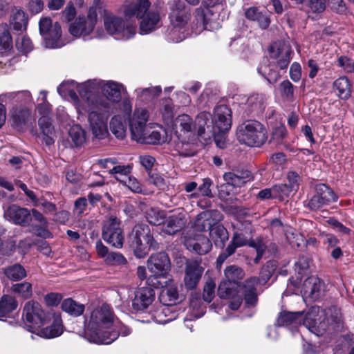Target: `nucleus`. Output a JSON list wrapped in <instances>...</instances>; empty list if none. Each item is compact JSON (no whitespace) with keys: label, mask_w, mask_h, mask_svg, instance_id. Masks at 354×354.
Masks as SVG:
<instances>
[{"label":"nucleus","mask_w":354,"mask_h":354,"mask_svg":"<svg viewBox=\"0 0 354 354\" xmlns=\"http://www.w3.org/2000/svg\"><path fill=\"white\" fill-rule=\"evenodd\" d=\"M119 84L109 81L88 80L78 87L80 96L85 99L88 104L94 105L97 109L110 110L113 103L121 99Z\"/></svg>","instance_id":"1"},{"label":"nucleus","mask_w":354,"mask_h":354,"mask_svg":"<svg viewBox=\"0 0 354 354\" xmlns=\"http://www.w3.org/2000/svg\"><path fill=\"white\" fill-rule=\"evenodd\" d=\"M115 317L111 306L103 304L91 312L85 329L87 339L98 344H109L118 337V333L109 329L114 323Z\"/></svg>","instance_id":"2"},{"label":"nucleus","mask_w":354,"mask_h":354,"mask_svg":"<svg viewBox=\"0 0 354 354\" xmlns=\"http://www.w3.org/2000/svg\"><path fill=\"white\" fill-rule=\"evenodd\" d=\"M270 56L276 59V63L269 62L266 59L259 68L258 72L270 84L276 83L281 75L277 68L281 70L286 69L290 64L292 53L290 46L281 41L272 44L269 49Z\"/></svg>","instance_id":"3"},{"label":"nucleus","mask_w":354,"mask_h":354,"mask_svg":"<svg viewBox=\"0 0 354 354\" xmlns=\"http://www.w3.org/2000/svg\"><path fill=\"white\" fill-rule=\"evenodd\" d=\"M126 17L136 16L140 20V31L148 34L160 26V16L158 9L151 6L149 0H136L124 6Z\"/></svg>","instance_id":"4"},{"label":"nucleus","mask_w":354,"mask_h":354,"mask_svg":"<svg viewBox=\"0 0 354 354\" xmlns=\"http://www.w3.org/2000/svg\"><path fill=\"white\" fill-rule=\"evenodd\" d=\"M102 19L106 32L118 39H129L136 32L134 23L109 10H104Z\"/></svg>","instance_id":"5"},{"label":"nucleus","mask_w":354,"mask_h":354,"mask_svg":"<svg viewBox=\"0 0 354 354\" xmlns=\"http://www.w3.org/2000/svg\"><path fill=\"white\" fill-rule=\"evenodd\" d=\"M236 135L241 144L251 147H260L268 139L266 127L257 120H247L240 124Z\"/></svg>","instance_id":"6"},{"label":"nucleus","mask_w":354,"mask_h":354,"mask_svg":"<svg viewBox=\"0 0 354 354\" xmlns=\"http://www.w3.org/2000/svg\"><path fill=\"white\" fill-rule=\"evenodd\" d=\"M147 268L153 274L147 281L149 286L160 288L167 283V275L170 270V261L165 252L151 255L147 261Z\"/></svg>","instance_id":"7"},{"label":"nucleus","mask_w":354,"mask_h":354,"mask_svg":"<svg viewBox=\"0 0 354 354\" xmlns=\"http://www.w3.org/2000/svg\"><path fill=\"white\" fill-rule=\"evenodd\" d=\"M88 106V120L92 134L99 140L105 138L109 134L107 120L109 110L97 109L92 104Z\"/></svg>","instance_id":"8"},{"label":"nucleus","mask_w":354,"mask_h":354,"mask_svg":"<svg viewBox=\"0 0 354 354\" xmlns=\"http://www.w3.org/2000/svg\"><path fill=\"white\" fill-rule=\"evenodd\" d=\"M102 237L103 240L111 246L120 249L123 247L124 235L120 227V221L114 216H111L104 221Z\"/></svg>","instance_id":"9"},{"label":"nucleus","mask_w":354,"mask_h":354,"mask_svg":"<svg viewBox=\"0 0 354 354\" xmlns=\"http://www.w3.org/2000/svg\"><path fill=\"white\" fill-rule=\"evenodd\" d=\"M337 200V196L333 190L325 184L319 183L315 187V193L305 201L304 206L311 211H317Z\"/></svg>","instance_id":"10"},{"label":"nucleus","mask_w":354,"mask_h":354,"mask_svg":"<svg viewBox=\"0 0 354 354\" xmlns=\"http://www.w3.org/2000/svg\"><path fill=\"white\" fill-rule=\"evenodd\" d=\"M39 32L44 37V45L46 48H55L62 46L60 41L62 30L58 22L53 24L50 17H42L39 20Z\"/></svg>","instance_id":"11"},{"label":"nucleus","mask_w":354,"mask_h":354,"mask_svg":"<svg viewBox=\"0 0 354 354\" xmlns=\"http://www.w3.org/2000/svg\"><path fill=\"white\" fill-rule=\"evenodd\" d=\"M97 6L89 8L87 16L79 17L72 23L68 28L69 32L74 37L86 36L91 34L97 23Z\"/></svg>","instance_id":"12"},{"label":"nucleus","mask_w":354,"mask_h":354,"mask_svg":"<svg viewBox=\"0 0 354 354\" xmlns=\"http://www.w3.org/2000/svg\"><path fill=\"white\" fill-rule=\"evenodd\" d=\"M23 319L29 330L33 331L44 324L46 314L38 302L29 301L24 307Z\"/></svg>","instance_id":"13"},{"label":"nucleus","mask_w":354,"mask_h":354,"mask_svg":"<svg viewBox=\"0 0 354 354\" xmlns=\"http://www.w3.org/2000/svg\"><path fill=\"white\" fill-rule=\"evenodd\" d=\"M150 232L148 225L137 224L133 228L129 234V244L134 252V254L138 258H143L147 254L146 243H144Z\"/></svg>","instance_id":"14"},{"label":"nucleus","mask_w":354,"mask_h":354,"mask_svg":"<svg viewBox=\"0 0 354 354\" xmlns=\"http://www.w3.org/2000/svg\"><path fill=\"white\" fill-rule=\"evenodd\" d=\"M184 245L186 248L203 255L209 252L212 248V243L209 238L200 233H187L184 236Z\"/></svg>","instance_id":"15"},{"label":"nucleus","mask_w":354,"mask_h":354,"mask_svg":"<svg viewBox=\"0 0 354 354\" xmlns=\"http://www.w3.org/2000/svg\"><path fill=\"white\" fill-rule=\"evenodd\" d=\"M194 130L200 139L205 141L209 140L212 136H216V131L213 125L212 115L207 112H201L196 118Z\"/></svg>","instance_id":"16"},{"label":"nucleus","mask_w":354,"mask_h":354,"mask_svg":"<svg viewBox=\"0 0 354 354\" xmlns=\"http://www.w3.org/2000/svg\"><path fill=\"white\" fill-rule=\"evenodd\" d=\"M212 118L216 134L225 133L230 129L231 110L226 105L216 106Z\"/></svg>","instance_id":"17"},{"label":"nucleus","mask_w":354,"mask_h":354,"mask_svg":"<svg viewBox=\"0 0 354 354\" xmlns=\"http://www.w3.org/2000/svg\"><path fill=\"white\" fill-rule=\"evenodd\" d=\"M149 113L145 109H137L129 120V128L133 140L141 139L142 133L147 129Z\"/></svg>","instance_id":"18"},{"label":"nucleus","mask_w":354,"mask_h":354,"mask_svg":"<svg viewBox=\"0 0 354 354\" xmlns=\"http://www.w3.org/2000/svg\"><path fill=\"white\" fill-rule=\"evenodd\" d=\"M251 238L246 236L242 232H235L227 246V248L218 255L216 260V268H220L225 261L231 255H232L238 248L245 245L249 246Z\"/></svg>","instance_id":"19"},{"label":"nucleus","mask_w":354,"mask_h":354,"mask_svg":"<svg viewBox=\"0 0 354 354\" xmlns=\"http://www.w3.org/2000/svg\"><path fill=\"white\" fill-rule=\"evenodd\" d=\"M155 299V292L151 286L139 288L135 292L132 300V308L134 311L147 309Z\"/></svg>","instance_id":"20"},{"label":"nucleus","mask_w":354,"mask_h":354,"mask_svg":"<svg viewBox=\"0 0 354 354\" xmlns=\"http://www.w3.org/2000/svg\"><path fill=\"white\" fill-rule=\"evenodd\" d=\"M203 268L196 260H190L186 262L184 283L189 290L196 288L203 272Z\"/></svg>","instance_id":"21"},{"label":"nucleus","mask_w":354,"mask_h":354,"mask_svg":"<svg viewBox=\"0 0 354 354\" xmlns=\"http://www.w3.org/2000/svg\"><path fill=\"white\" fill-rule=\"evenodd\" d=\"M223 218V214L217 209H212L199 214L195 222V227L198 231L209 230Z\"/></svg>","instance_id":"22"},{"label":"nucleus","mask_w":354,"mask_h":354,"mask_svg":"<svg viewBox=\"0 0 354 354\" xmlns=\"http://www.w3.org/2000/svg\"><path fill=\"white\" fill-rule=\"evenodd\" d=\"M4 216L6 219L22 226L28 225L32 220L31 214L28 209L16 205H9L4 210Z\"/></svg>","instance_id":"23"},{"label":"nucleus","mask_w":354,"mask_h":354,"mask_svg":"<svg viewBox=\"0 0 354 354\" xmlns=\"http://www.w3.org/2000/svg\"><path fill=\"white\" fill-rule=\"evenodd\" d=\"M190 18L189 9L181 1L176 2L171 8L169 14L171 24L174 28H182Z\"/></svg>","instance_id":"24"},{"label":"nucleus","mask_w":354,"mask_h":354,"mask_svg":"<svg viewBox=\"0 0 354 354\" xmlns=\"http://www.w3.org/2000/svg\"><path fill=\"white\" fill-rule=\"evenodd\" d=\"M141 139L136 141L147 145H162L167 141L168 136L165 129L159 127L158 129L150 130L147 129L142 133Z\"/></svg>","instance_id":"25"},{"label":"nucleus","mask_w":354,"mask_h":354,"mask_svg":"<svg viewBox=\"0 0 354 354\" xmlns=\"http://www.w3.org/2000/svg\"><path fill=\"white\" fill-rule=\"evenodd\" d=\"M260 284L257 277H252L246 279L243 283V293L244 301L248 306H254L258 301L257 286Z\"/></svg>","instance_id":"26"},{"label":"nucleus","mask_w":354,"mask_h":354,"mask_svg":"<svg viewBox=\"0 0 354 354\" xmlns=\"http://www.w3.org/2000/svg\"><path fill=\"white\" fill-rule=\"evenodd\" d=\"M317 313H319V308L313 307L310 311L307 313L304 317L302 316L301 322L303 326L310 332L317 335H322L323 333L327 330V324L325 320H324L319 322V326L317 325V321L313 318Z\"/></svg>","instance_id":"27"},{"label":"nucleus","mask_w":354,"mask_h":354,"mask_svg":"<svg viewBox=\"0 0 354 354\" xmlns=\"http://www.w3.org/2000/svg\"><path fill=\"white\" fill-rule=\"evenodd\" d=\"M186 225L185 219L180 215H172L161 224V231L166 234L174 235L180 231Z\"/></svg>","instance_id":"28"},{"label":"nucleus","mask_w":354,"mask_h":354,"mask_svg":"<svg viewBox=\"0 0 354 354\" xmlns=\"http://www.w3.org/2000/svg\"><path fill=\"white\" fill-rule=\"evenodd\" d=\"M245 16L248 20L257 22L263 30L267 29L271 23L270 15L261 11L257 7L247 8L245 11Z\"/></svg>","instance_id":"29"},{"label":"nucleus","mask_w":354,"mask_h":354,"mask_svg":"<svg viewBox=\"0 0 354 354\" xmlns=\"http://www.w3.org/2000/svg\"><path fill=\"white\" fill-rule=\"evenodd\" d=\"M38 125L40 129V135L43 141L48 146L55 142V133L50 120L46 116L41 117L38 120Z\"/></svg>","instance_id":"30"},{"label":"nucleus","mask_w":354,"mask_h":354,"mask_svg":"<svg viewBox=\"0 0 354 354\" xmlns=\"http://www.w3.org/2000/svg\"><path fill=\"white\" fill-rule=\"evenodd\" d=\"M302 319V313H291V312H282L281 313L276 321V326H290L292 328H297L298 326H301Z\"/></svg>","instance_id":"31"},{"label":"nucleus","mask_w":354,"mask_h":354,"mask_svg":"<svg viewBox=\"0 0 354 354\" xmlns=\"http://www.w3.org/2000/svg\"><path fill=\"white\" fill-rule=\"evenodd\" d=\"M209 239L213 241L216 248H223L229 239L227 229L221 224L216 223L209 233Z\"/></svg>","instance_id":"32"},{"label":"nucleus","mask_w":354,"mask_h":354,"mask_svg":"<svg viewBox=\"0 0 354 354\" xmlns=\"http://www.w3.org/2000/svg\"><path fill=\"white\" fill-rule=\"evenodd\" d=\"M162 289L159 295V300L165 306H173L178 301V292L177 287L174 284L167 285V283L162 287Z\"/></svg>","instance_id":"33"},{"label":"nucleus","mask_w":354,"mask_h":354,"mask_svg":"<svg viewBox=\"0 0 354 354\" xmlns=\"http://www.w3.org/2000/svg\"><path fill=\"white\" fill-rule=\"evenodd\" d=\"M28 19L26 14L21 9L12 11L10 16V25L13 30L23 32L26 30Z\"/></svg>","instance_id":"34"},{"label":"nucleus","mask_w":354,"mask_h":354,"mask_svg":"<svg viewBox=\"0 0 354 354\" xmlns=\"http://www.w3.org/2000/svg\"><path fill=\"white\" fill-rule=\"evenodd\" d=\"M63 325L61 317L54 315L53 323L46 328L40 330L39 335L44 338L50 339L57 337L62 334Z\"/></svg>","instance_id":"35"},{"label":"nucleus","mask_w":354,"mask_h":354,"mask_svg":"<svg viewBox=\"0 0 354 354\" xmlns=\"http://www.w3.org/2000/svg\"><path fill=\"white\" fill-rule=\"evenodd\" d=\"M239 288L238 283L225 280L218 286V295L221 299H235L238 296Z\"/></svg>","instance_id":"36"},{"label":"nucleus","mask_w":354,"mask_h":354,"mask_svg":"<svg viewBox=\"0 0 354 354\" xmlns=\"http://www.w3.org/2000/svg\"><path fill=\"white\" fill-rule=\"evenodd\" d=\"M304 287L305 291L308 292L309 296L316 299L321 297L324 284L319 278L310 277L305 280Z\"/></svg>","instance_id":"37"},{"label":"nucleus","mask_w":354,"mask_h":354,"mask_svg":"<svg viewBox=\"0 0 354 354\" xmlns=\"http://www.w3.org/2000/svg\"><path fill=\"white\" fill-rule=\"evenodd\" d=\"M175 126L176 137L182 136V133L183 134L189 133L194 130L192 118L187 114L179 115L176 120Z\"/></svg>","instance_id":"38"},{"label":"nucleus","mask_w":354,"mask_h":354,"mask_svg":"<svg viewBox=\"0 0 354 354\" xmlns=\"http://www.w3.org/2000/svg\"><path fill=\"white\" fill-rule=\"evenodd\" d=\"M31 112L28 109H22L12 114V126L18 131H24L28 127Z\"/></svg>","instance_id":"39"},{"label":"nucleus","mask_w":354,"mask_h":354,"mask_svg":"<svg viewBox=\"0 0 354 354\" xmlns=\"http://www.w3.org/2000/svg\"><path fill=\"white\" fill-rule=\"evenodd\" d=\"M333 88L337 91L339 97L342 100H347L351 95V84L346 77L337 79L333 83Z\"/></svg>","instance_id":"40"},{"label":"nucleus","mask_w":354,"mask_h":354,"mask_svg":"<svg viewBox=\"0 0 354 354\" xmlns=\"http://www.w3.org/2000/svg\"><path fill=\"white\" fill-rule=\"evenodd\" d=\"M266 104V97L263 94H255L248 97L247 105L249 111L254 114L262 113Z\"/></svg>","instance_id":"41"},{"label":"nucleus","mask_w":354,"mask_h":354,"mask_svg":"<svg viewBox=\"0 0 354 354\" xmlns=\"http://www.w3.org/2000/svg\"><path fill=\"white\" fill-rule=\"evenodd\" d=\"M63 311L73 317H79L82 315L84 311V306L75 300L68 298L64 299L61 304Z\"/></svg>","instance_id":"42"},{"label":"nucleus","mask_w":354,"mask_h":354,"mask_svg":"<svg viewBox=\"0 0 354 354\" xmlns=\"http://www.w3.org/2000/svg\"><path fill=\"white\" fill-rule=\"evenodd\" d=\"M18 306L16 299L10 295H3L0 300V315L1 319L9 316Z\"/></svg>","instance_id":"43"},{"label":"nucleus","mask_w":354,"mask_h":354,"mask_svg":"<svg viewBox=\"0 0 354 354\" xmlns=\"http://www.w3.org/2000/svg\"><path fill=\"white\" fill-rule=\"evenodd\" d=\"M3 273L8 279L15 281H20L27 276L25 268L19 263L3 268Z\"/></svg>","instance_id":"44"},{"label":"nucleus","mask_w":354,"mask_h":354,"mask_svg":"<svg viewBox=\"0 0 354 354\" xmlns=\"http://www.w3.org/2000/svg\"><path fill=\"white\" fill-rule=\"evenodd\" d=\"M223 179L226 183L221 186V189L219 190V195L221 198H225L226 196L228 195L227 192L228 187L241 186L240 181H239L237 178V175L236 174L235 171L225 173L223 175Z\"/></svg>","instance_id":"45"},{"label":"nucleus","mask_w":354,"mask_h":354,"mask_svg":"<svg viewBox=\"0 0 354 354\" xmlns=\"http://www.w3.org/2000/svg\"><path fill=\"white\" fill-rule=\"evenodd\" d=\"M277 267V263L274 260L267 261L261 268L260 276L257 277L258 282L261 285L266 284L271 278Z\"/></svg>","instance_id":"46"},{"label":"nucleus","mask_w":354,"mask_h":354,"mask_svg":"<svg viewBox=\"0 0 354 354\" xmlns=\"http://www.w3.org/2000/svg\"><path fill=\"white\" fill-rule=\"evenodd\" d=\"M11 290L17 297L28 299L32 295V284L27 281L17 283L11 286Z\"/></svg>","instance_id":"47"},{"label":"nucleus","mask_w":354,"mask_h":354,"mask_svg":"<svg viewBox=\"0 0 354 354\" xmlns=\"http://www.w3.org/2000/svg\"><path fill=\"white\" fill-rule=\"evenodd\" d=\"M68 133L75 147H81L86 143V132L81 126L73 125Z\"/></svg>","instance_id":"48"},{"label":"nucleus","mask_w":354,"mask_h":354,"mask_svg":"<svg viewBox=\"0 0 354 354\" xmlns=\"http://www.w3.org/2000/svg\"><path fill=\"white\" fill-rule=\"evenodd\" d=\"M178 140L175 141V149L180 156H193L195 151L193 149V144L186 140V138H180L177 137Z\"/></svg>","instance_id":"49"},{"label":"nucleus","mask_w":354,"mask_h":354,"mask_svg":"<svg viewBox=\"0 0 354 354\" xmlns=\"http://www.w3.org/2000/svg\"><path fill=\"white\" fill-rule=\"evenodd\" d=\"M249 247L255 249L257 255L254 259V263L257 264L266 252V241L261 236L250 241Z\"/></svg>","instance_id":"50"},{"label":"nucleus","mask_w":354,"mask_h":354,"mask_svg":"<svg viewBox=\"0 0 354 354\" xmlns=\"http://www.w3.org/2000/svg\"><path fill=\"white\" fill-rule=\"evenodd\" d=\"M327 325L328 324H339L342 321V315L340 309L336 306H331L323 310Z\"/></svg>","instance_id":"51"},{"label":"nucleus","mask_w":354,"mask_h":354,"mask_svg":"<svg viewBox=\"0 0 354 354\" xmlns=\"http://www.w3.org/2000/svg\"><path fill=\"white\" fill-rule=\"evenodd\" d=\"M110 130L116 138L122 139L125 136V127L119 115L113 116L110 122Z\"/></svg>","instance_id":"52"},{"label":"nucleus","mask_w":354,"mask_h":354,"mask_svg":"<svg viewBox=\"0 0 354 354\" xmlns=\"http://www.w3.org/2000/svg\"><path fill=\"white\" fill-rule=\"evenodd\" d=\"M225 281H234L239 283V281L244 277L243 270L239 266L232 265L227 266L224 270Z\"/></svg>","instance_id":"53"},{"label":"nucleus","mask_w":354,"mask_h":354,"mask_svg":"<svg viewBox=\"0 0 354 354\" xmlns=\"http://www.w3.org/2000/svg\"><path fill=\"white\" fill-rule=\"evenodd\" d=\"M104 261L106 264L115 266H125L128 263L124 255L118 252H110Z\"/></svg>","instance_id":"54"},{"label":"nucleus","mask_w":354,"mask_h":354,"mask_svg":"<svg viewBox=\"0 0 354 354\" xmlns=\"http://www.w3.org/2000/svg\"><path fill=\"white\" fill-rule=\"evenodd\" d=\"M0 44L5 50L9 48L12 44V37L6 24L0 25Z\"/></svg>","instance_id":"55"},{"label":"nucleus","mask_w":354,"mask_h":354,"mask_svg":"<svg viewBox=\"0 0 354 354\" xmlns=\"http://www.w3.org/2000/svg\"><path fill=\"white\" fill-rule=\"evenodd\" d=\"M146 218L153 225H161L162 221L165 220V214L163 212L150 209L146 213Z\"/></svg>","instance_id":"56"},{"label":"nucleus","mask_w":354,"mask_h":354,"mask_svg":"<svg viewBox=\"0 0 354 354\" xmlns=\"http://www.w3.org/2000/svg\"><path fill=\"white\" fill-rule=\"evenodd\" d=\"M287 183L286 184L290 188L295 194L299 190L301 178L298 173L294 171H290L286 176Z\"/></svg>","instance_id":"57"},{"label":"nucleus","mask_w":354,"mask_h":354,"mask_svg":"<svg viewBox=\"0 0 354 354\" xmlns=\"http://www.w3.org/2000/svg\"><path fill=\"white\" fill-rule=\"evenodd\" d=\"M274 198H278L283 201L286 197H288L293 192L286 184L281 183L273 186Z\"/></svg>","instance_id":"58"},{"label":"nucleus","mask_w":354,"mask_h":354,"mask_svg":"<svg viewBox=\"0 0 354 354\" xmlns=\"http://www.w3.org/2000/svg\"><path fill=\"white\" fill-rule=\"evenodd\" d=\"M24 95L25 100H30L31 94L28 91H21L17 92H10L3 94L0 97V100L6 103L15 102L16 97Z\"/></svg>","instance_id":"59"},{"label":"nucleus","mask_w":354,"mask_h":354,"mask_svg":"<svg viewBox=\"0 0 354 354\" xmlns=\"http://www.w3.org/2000/svg\"><path fill=\"white\" fill-rule=\"evenodd\" d=\"M137 95L140 97H158L162 92L160 86L148 87V88H138L136 89Z\"/></svg>","instance_id":"60"},{"label":"nucleus","mask_w":354,"mask_h":354,"mask_svg":"<svg viewBox=\"0 0 354 354\" xmlns=\"http://www.w3.org/2000/svg\"><path fill=\"white\" fill-rule=\"evenodd\" d=\"M16 46L19 51L24 53L30 52L33 48L30 39L25 35L17 38Z\"/></svg>","instance_id":"61"},{"label":"nucleus","mask_w":354,"mask_h":354,"mask_svg":"<svg viewBox=\"0 0 354 354\" xmlns=\"http://www.w3.org/2000/svg\"><path fill=\"white\" fill-rule=\"evenodd\" d=\"M216 284L212 279L207 281L203 288V298L204 301L209 303L212 301L215 295Z\"/></svg>","instance_id":"62"},{"label":"nucleus","mask_w":354,"mask_h":354,"mask_svg":"<svg viewBox=\"0 0 354 354\" xmlns=\"http://www.w3.org/2000/svg\"><path fill=\"white\" fill-rule=\"evenodd\" d=\"M286 129L283 124L277 125L273 128L271 134V140L274 141L276 144H281L286 136Z\"/></svg>","instance_id":"63"},{"label":"nucleus","mask_w":354,"mask_h":354,"mask_svg":"<svg viewBox=\"0 0 354 354\" xmlns=\"http://www.w3.org/2000/svg\"><path fill=\"white\" fill-rule=\"evenodd\" d=\"M76 15V10L73 2L67 3L64 10L61 12V19L65 22H70L74 19Z\"/></svg>","instance_id":"64"}]
</instances>
